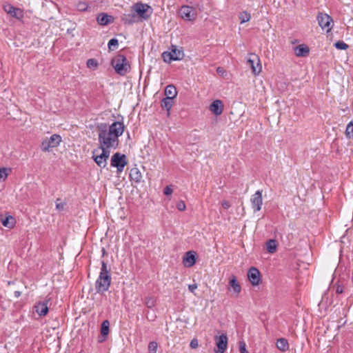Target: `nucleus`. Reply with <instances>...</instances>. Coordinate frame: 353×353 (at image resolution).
<instances>
[{
	"label": "nucleus",
	"instance_id": "4468645a",
	"mask_svg": "<svg viewBox=\"0 0 353 353\" xmlns=\"http://www.w3.org/2000/svg\"><path fill=\"white\" fill-rule=\"evenodd\" d=\"M248 277L252 285H257L261 281L260 272L254 267H252L248 272Z\"/></svg>",
	"mask_w": 353,
	"mask_h": 353
},
{
	"label": "nucleus",
	"instance_id": "8fccbe9b",
	"mask_svg": "<svg viewBox=\"0 0 353 353\" xmlns=\"http://www.w3.org/2000/svg\"><path fill=\"white\" fill-rule=\"evenodd\" d=\"M14 296H15V297H17V298L19 297V296H21V292H19V291H15V292H14Z\"/></svg>",
	"mask_w": 353,
	"mask_h": 353
},
{
	"label": "nucleus",
	"instance_id": "5701e85b",
	"mask_svg": "<svg viewBox=\"0 0 353 353\" xmlns=\"http://www.w3.org/2000/svg\"><path fill=\"white\" fill-rule=\"evenodd\" d=\"M229 285L232 288L234 293L236 294L238 296L241 291V287L239 284V283L237 281L236 276L234 275H232L229 280Z\"/></svg>",
	"mask_w": 353,
	"mask_h": 353
},
{
	"label": "nucleus",
	"instance_id": "412c9836",
	"mask_svg": "<svg viewBox=\"0 0 353 353\" xmlns=\"http://www.w3.org/2000/svg\"><path fill=\"white\" fill-rule=\"evenodd\" d=\"M48 301H41V302H39L35 305L34 307H35L36 312L39 316H46L48 314Z\"/></svg>",
	"mask_w": 353,
	"mask_h": 353
},
{
	"label": "nucleus",
	"instance_id": "a211bd4d",
	"mask_svg": "<svg viewBox=\"0 0 353 353\" xmlns=\"http://www.w3.org/2000/svg\"><path fill=\"white\" fill-rule=\"evenodd\" d=\"M114 17L106 13L101 12L97 17V21L101 26H107L109 23L114 22Z\"/></svg>",
	"mask_w": 353,
	"mask_h": 353
},
{
	"label": "nucleus",
	"instance_id": "aec40b11",
	"mask_svg": "<svg viewBox=\"0 0 353 353\" xmlns=\"http://www.w3.org/2000/svg\"><path fill=\"white\" fill-rule=\"evenodd\" d=\"M296 56L299 57H305L310 53V48L305 44L299 45L294 48Z\"/></svg>",
	"mask_w": 353,
	"mask_h": 353
},
{
	"label": "nucleus",
	"instance_id": "de8ad7c7",
	"mask_svg": "<svg viewBox=\"0 0 353 353\" xmlns=\"http://www.w3.org/2000/svg\"><path fill=\"white\" fill-rule=\"evenodd\" d=\"M86 9H87V6L85 3H81L79 5V10H85Z\"/></svg>",
	"mask_w": 353,
	"mask_h": 353
},
{
	"label": "nucleus",
	"instance_id": "0eeeda50",
	"mask_svg": "<svg viewBox=\"0 0 353 353\" xmlns=\"http://www.w3.org/2000/svg\"><path fill=\"white\" fill-rule=\"evenodd\" d=\"M110 275H99L95 283V289L97 293L103 294L108 291L111 285Z\"/></svg>",
	"mask_w": 353,
	"mask_h": 353
},
{
	"label": "nucleus",
	"instance_id": "f257e3e1",
	"mask_svg": "<svg viewBox=\"0 0 353 353\" xmlns=\"http://www.w3.org/2000/svg\"><path fill=\"white\" fill-rule=\"evenodd\" d=\"M97 130L99 132V148L110 150L118 148L119 137L123 134L125 125L122 122L114 121L110 125L106 123H101L97 126Z\"/></svg>",
	"mask_w": 353,
	"mask_h": 353
},
{
	"label": "nucleus",
	"instance_id": "72a5a7b5",
	"mask_svg": "<svg viewBox=\"0 0 353 353\" xmlns=\"http://www.w3.org/2000/svg\"><path fill=\"white\" fill-rule=\"evenodd\" d=\"M110 270L108 268L107 263L104 261H101V268L99 275H110Z\"/></svg>",
	"mask_w": 353,
	"mask_h": 353
},
{
	"label": "nucleus",
	"instance_id": "39448f33",
	"mask_svg": "<svg viewBox=\"0 0 353 353\" xmlns=\"http://www.w3.org/2000/svg\"><path fill=\"white\" fill-rule=\"evenodd\" d=\"M101 153H99V150H94L92 152V159L97 165L101 168H105L107 165V161L110 157V150L100 148Z\"/></svg>",
	"mask_w": 353,
	"mask_h": 353
},
{
	"label": "nucleus",
	"instance_id": "49530a36",
	"mask_svg": "<svg viewBox=\"0 0 353 353\" xmlns=\"http://www.w3.org/2000/svg\"><path fill=\"white\" fill-rule=\"evenodd\" d=\"M221 205L224 209H228L230 207V204L229 201H225V200L222 201Z\"/></svg>",
	"mask_w": 353,
	"mask_h": 353
},
{
	"label": "nucleus",
	"instance_id": "6e6552de",
	"mask_svg": "<svg viewBox=\"0 0 353 353\" xmlns=\"http://www.w3.org/2000/svg\"><path fill=\"white\" fill-rule=\"evenodd\" d=\"M126 156L119 152L114 154L111 158V166L117 168L118 172H121L127 165Z\"/></svg>",
	"mask_w": 353,
	"mask_h": 353
},
{
	"label": "nucleus",
	"instance_id": "7ed1b4c3",
	"mask_svg": "<svg viewBox=\"0 0 353 353\" xmlns=\"http://www.w3.org/2000/svg\"><path fill=\"white\" fill-rule=\"evenodd\" d=\"M170 52H164L162 53V58L166 63H170L172 61H179L184 57V52L182 48H179L176 46L172 45Z\"/></svg>",
	"mask_w": 353,
	"mask_h": 353
},
{
	"label": "nucleus",
	"instance_id": "393cba45",
	"mask_svg": "<svg viewBox=\"0 0 353 353\" xmlns=\"http://www.w3.org/2000/svg\"><path fill=\"white\" fill-rule=\"evenodd\" d=\"M110 330V322L108 320H105L102 322L101 325V334L104 338V340L106 339L107 336L109 334Z\"/></svg>",
	"mask_w": 353,
	"mask_h": 353
},
{
	"label": "nucleus",
	"instance_id": "b1692460",
	"mask_svg": "<svg viewBox=\"0 0 353 353\" xmlns=\"http://www.w3.org/2000/svg\"><path fill=\"white\" fill-rule=\"evenodd\" d=\"M276 347L281 352H285L289 350L288 341L285 338H280L276 343Z\"/></svg>",
	"mask_w": 353,
	"mask_h": 353
},
{
	"label": "nucleus",
	"instance_id": "37998d69",
	"mask_svg": "<svg viewBox=\"0 0 353 353\" xmlns=\"http://www.w3.org/2000/svg\"><path fill=\"white\" fill-rule=\"evenodd\" d=\"M172 192L173 190L171 185H167L163 190V194L167 196L170 195L172 193Z\"/></svg>",
	"mask_w": 353,
	"mask_h": 353
},
{
	"label": "nucleus",
	"instance_id": "09e8293b",
	"mask_svg": "<svg viewBox=\"0 0 353 353\" xmlns=\"http://www.w3.org/2000/svg\"><path fill=\"white\" fill-rule=\"evenodd\" d=\"M217 72L219 73V74H223V68H221V67H219L216 70Z\"/></svg>",
	"mask_w": 353,
	"mask_h": 353
},
{
	"label": "nucleus",
	"instance_id": "f3484780",
	"mask_svg": "<svg viewBox=\"0 0 353 353\" xmlns=\"http://www.w3.org/2000/svg\"><path fill=\"white\" fill-rule=\"evenodd\" d=\"M183 263L186 267H192L196 263V253L193 251L187 252L183 259Z\"/></svg>",
	"mask_w": 353,
	"mask_h": 353
},
{
	"label": "nucleus",
	"instance_id": "a19ab883",
	"mask_svg": "<svg viewBox=\"0 0 353 353\" xmlns=\"http://www.w3.org/2000/svg\"><path fill=\"white\" fill-rule=\"evenodd\" d=\"M59 201H60V199H58L56 201V208L59 211H62L64 209L65 204H64V203L59 202Z\"/></svg>",
	"mask_w": 353,
	"mask_h": 353
},
{
	"label": "nucleus",
	"instance_id": "20e7f679",
	"mask_svg": "<svg viewBox=\"0 0 353 353\" xmlns=\"http://www.w3.org/2000/svg\"><path fill=\"white\" fill-rule=\"evenodd\" d=\"M61 137L59 134H52L50 137L44 138L41 143V149L43 152H50L57 148L61 142Z\"/></svg>",
	"mask_w": 353,
	"mask_h": 353
},
{
	"label": "nucleus",
	"instance_id": "473e14b6",
	"mask_svg": "<svg viewBox=\"0 0 353 353\" xmlns=\"http://www.w3.org/2000/svg\"><path fill=\"white\" fill-rule=\"evenodd\" d=\"M345 135L347 138L353 137V121L348 123L345 130Z\"/></svg>",
	"mask_w": 353,
	"mask_h": 353
},
{
	"label": "nucleus",
	"instance_id": "f8f14e48",
	"mask_svg": "<svg viewBox=\"0 0 353 353\" xmlns=\"http://www.w3.org/2000/svg\"><path fill=\"white\" fill-rule=\"evenodd\" d=\"M252 208L254 212L261 210L263 204L262 191L257 190L250 199Z\"/></svg>",
	"mask_w": 353,
	"mask_h": 353
},
{
	"label": "nucleus",
	"instance_id": "c85d7f7f",
	"mask_svg": "<svg viewBox=\"0 0 353 353\" xmlns=\"http://www.w3.org/2000/svg\"><path fill=\"white\" fill-rule=\"evenodd\" d=\"M157 302L156 297L151 296H146L145 298V304L148 308H152L155 306Z\"/></svg>",
	"mask_w": 353,
	"mask_h": 353
},
{
	"label": "nucleus",
	"instance_id": "e433bc0d",
	"mask_svg": "<svg viewBox=\"0 0 353 353\" xmlns=\"http://www.w3.org/2000/svg\"><path fill=\"white\" fill-rule=\"evenodd\" d=\"M86 65L89 68H96L98 65V62L94 59H89L87 61Z\"/></svg>",
	"mask_w": 353,
	"mask_h": 353
},
{
	"label": "nucleus",
	"instance_id": "58836bf2",
	"mask_svg": "<svg viewBox=\"0 0 353 353\" xmlns=\"http://www.w3.org/2000/svg\"><path fill=\"white\" fill-rule=\"evenodd\" d=\"M119 45V41L117 39H112L109 41L108 43V48H109V50H113V49L112 48V46H117Z\"/></svg>",
	"mask_w": 353,
	"mask_h": 353
},
{
	"label": "nucleus",
	"instance_id": "2eb2a0df",
	"mask_svg": "<svg viewBox=\"0 0 353 353\" xmlns=\"http://www.w3.org/2000/svg\"><path fill=\"white\" fill-rule=\"evenodd\" d=\"M5 12L17 19H21L23 17V12L21 9L15 8L11 4H6L3 6Z\"/></svg>",
	"mask_w": 353,
	"mask_h": 353
},
{
	"label": "nucleus",
	"instance_id": "4c0bfd02",
	"mask_svg": "<svg viewBox=\"0 0 353 353\" xmlns=\"http://www.w3.org/2000/svg\"><path fill=\"white\" fill-rule=\"evenodd\" d=\"M333 288L335 290V292L338 294H342L343 292V287L339 283H335L333 285Z\"/></svg>",
	"mask_w": 353,
	"mask_h": 353
},
{
	"label": "nucleus",
	"instance_id": "c756f323",
	"mask_svg": "<svg viewBox=\"0 0 353 353\" xmlns=\"http://www.w3.org/2000/svg\"><path fill=\"white\" fill-rule=\"evenodd\" d=\"M10 172V168H0V181H6Z\"/></svg>",
	"mask_w": 353,
	"mask_h": 353
},
{
	"label": "nucleus",
	"instance_id": "bb28decb",
	"mask_svg": "<svg viewBox=\"0 0 353 353\" xmlns=\"http://www.w3.org/2000/svg\"><path fill=\"white\" fill-rule=\"evenodd\" d=\"M161 105L163 108L166 109L167 111H170L173 105L172 97H165L161 100Z\"/></svg>",
	"mask_w": 353,
	"mask_h": 353
},
{
	"label": "nucleus",
	"instance_id": "9d476101",
	"mask_svg": "<svg viewBox=\"0 0 353 353\" xmlns=\"http://www.w3.org/2000/svg\"><path fill=\"white\" fill-rule=\"evenodd\" d=\"M317 20L319 25L323 30H325L327 32H329L332 28L333 23L332 18L325 13L319 12L317 15Z\"/></svg>",
	"mask_w": 353,
	"mask_h": 353
},
{
	"label": "nucleus",
	"instance_id": "f704fd0d",
	"mask_svg": "<svg viewBox=\"0 0 353 353\" xmlns=\"http://www.w3.org/2000/svg\"><path fill=\"white\" fill-rule=\"evenodd\" d=\"M334 46L338 50H347L349 48V46L342 41H336Z\"/></svg>",
	"mask_w": 353,
	"mask_h": 353
},
{
	"label": "nucleus",
	"instance_id": "79ce46f5",
	"mask_svg": "<svg viewBox=\"0 0 353 353\" xmlns=\"http://www.w3.org/2000/svg\"><path fill=\"white\" fill-rule=\"evenodd\" d=\"M176 208L179 211H184L185 210V204L183 201H179L176 204Z\"/></svg>",
	"mask_w": 353,
	"mask_h": 353
},
{
	"label": "nucleus",
	"instance_id": "dca6fc26",
	"mask_svg": "<svg viewBox=\"0 0 353 353\" xmlns=\"http://www.w3.org/2000/svg\"><path fill=\"white\" fill-rule=\"evenodd\" d=\"M209 109L214 114L219 116L223 113V103L222 101L216 99L210 104Z\"/></svg>",
	"mask_w": 353,
	"mask_h": 353
},
{
	"label": "nucleus",
	"instance_id": "6ab92c4d",
	"mask_svg": "<svg viewBox=\"0 0 353 353\" xmlns=\"http://www.w3.org/2000/svg\"><path fill=\"white\" fill-rule=\"evenodd\" d=\"M0 220L2 225L9 229L13 228L16 225V219L11 215H6L5 217L1 215Z\"/></svg>",
	"mask_w": 353,
	"mask_h": 353
},
{
	"label": "nucleus",
	"instance_id": "f03ea898",
	"mask_svg": "<svg viewBox=\"0 0 353 353\" xmlns=\"http://www.w3.org/2000/svg\"><path fill=\"white\" fill-rule=\"evenodd\" d=\"M111 64L116 72L124 76L130 71V64L126 57L121 54L115 56L111 61Z\"/></svg>",
	"mask_w": 353,
	"mask_h": 353
},
{
	"label": "nucleus",
	"instance_id": "a878e982",
	"mask_svg": "<svg viewBox=\"0 0 353 353\" xmlns=\"http://www.w3.org/2000/svg\"><path fill=\"white\" fill-rule=\"evenodd\" d=\"M165 94L166 97H172L174 99L177 94L176 88L173 85H168L165 89Z\"/></svg>",
	"mask_w": 353,
	"mask_h": 353
},
{
	"label": "nucleus",
	"instance_id": "c03bdc74",
	"mask_svg": "<svg viewBox=\"0 0 353 353\" xmlns=\"http://www.w3.org/2000/svg\"><path fill=\"white\" fill-rule=\"evenodd\" d=\"M190 346L192 349H195L199 346V342L196 339H193L190 343Z\"/></svg>",
	"mask_w": 353,
	"mask_h": 353
},
{
	"label": "nucleus",
	"instance_id": "ddd939ff",
	"mask_svg": "<svg viewBox=\"0 0 353 353\" xmlns=\"http://www.w3.org/2000/svg\"><path fill=\"white\" fill-rule=\"evenodd\" d=\"M180 14L183 19L187 21H192L195 19V13L193 8L188 6L181 7Z\"/></svg>",
	"mask_w": 353,
	"mask_h": 353
},
{
	"label": "nucleus",
	"instance_id": "423d86ee",
	"mask_svg": "<svg viewBox=\"0 0 353 353\" xmlns=\"http://www.w3.org/2000/svg\"><path fill=\"white\" fill-rule=\"evenodd\" d=\"M132 11H134L138 16L145 20L152 14V9L148 4L139 2L132 6Z\"/></svg>",
	"mask_w": 353,
	"mask_h": 353
},
{
	"label": "nucleus",
	"instance_id": "a18cd8bd",
	"mask_svg": "<svg viewBox=\"0 0 353 353\" xmlns=\"http://www.w3.org/2000/svg\"><path fill=\"white\" fill-rule=\"evenodd\" d=\"M188 289L191 292L194 293L195 290L197 289V284L194 283V284L189 285Z\"/></svg>",
	"mask_w": 353,
	"mask_h": 353
},
{
	"label": "nucleus",
	"instance_id": "4be33fe9",
	"mask_svg": "<svg viewBox=\"0 0 353 353\" xmlns=\"http://www.w3.org/2000/svg\"><path fill=\"white\" fill-rule=\"evenodd\" d=\"M129 177L131 181L139 183L142 179V174L137 168H133L130 170Z\"/></svg>",
	"mask_w": 353,
	"mask_h": 353
},
{
	"label": "nucleus",
	"instance_id": "2f4dec72",
	"mask_svg": "<svg viewBox=\"0 0 353 353\" xmlns=\"http://www.w3.org/2000/svg\"><path fill=\"white\" fill-rule=\"evenodd\" d=\"M239 17V19L241 20V23H243L249 21L251 18V16L250 14L248 13V12L243 11L240 12Z\"/></svg>",
	"mask_w": 353,
	"mask_h": 353
},
{
	"label": "nucleus",
	"instance_id": "ea45409f",
	"mask_svg": "<svg viewBox=\"0 0 353 353\" xmlns=\"http://www.w3.org/2000/svg\"><path fill=\"white\" fill-rule=\"evenodd\" d=\"M240 353H248L246 350V344L243 341H241L239 343Z\"/></svg>",
	"mask_w": 353,
	"mask_h": 353
},
{
	"label": "nucleus",
	"instance_id": "cd10ccee",
	"mask_svg": "<svg viewBox=\"0 0 353 353\" xmlns=\"http://www.w3.org/2000/svg\"><path fill=\"white\" fill-rule=\"evenodd\" d=\"M266 250L267 251L270 253L273 254L276 250V242L274 239H270L266 243Z\"/></svg>",
	"mask_w": 353,
	"mask_h": 353
},
{
	"label": "nucleus",
	"instance_id": "c9c22d12",
	"mask_svg": "<svg viewBox=\"0 0 353 353\" xmlns=\"http://www.w3.org/2000/svg\"><path fill=\"white\" fill-rule=\"evenodd\" d=\"M157 343L155 341H151L148 344V351L150 353H157Z\"/></svg>",
	"mask_w": 353,
	"mask_h": 353
},
{
	"label": "nucleus",
	"instance_id": "9b49d317",
	"mask_svg": "<svg viewBox=\"0 0 353 353\" xmlns=\"http://www.w3.org/2000/svg\"><path fill=\"white\" fill-rule=\"evenodd\" d=\"M214 341L217 350L214 351L216 353H224L228 346V336L225 334H222L220 336H215Z\"/></svg>",
	"mask_w": 353,
	"mask_h": 353
},
{
	"label": "nucleus",
	"instance_id": "7c9ffc66",
	"mask_svg": "<svg viewBox=\"0 0 353 353\" xmlns=\"http://www.w3.org/2000/svg\"><path fill=\"white\" fill-rule=\"evenodd\" d=\"M134 18H135L134 14H124L123 17H122V21L125 24H132L135 22Z\"/></svg>",
	"mask_w": 353,
	"mask_h": 353
},
{
	"label": "nucleus",
	"instance_id": "1a4fd4ad",
	"mask_svg": "<svg viewBox=\"0 0 353 353\" xmlns=\"http://www.w3.org/2000/svg\"><path fill=\"white\" fill-rule=\"evenodd\" d=\"M247 65L251 68L252 73L256 76L261 72V65L258 55L254 53H250L247 59Z\"/></svg>",
	"mask_w": 353,
	"mask_h": 353
},
{
	"label": "nucleus",
	"instance_id": "3c124183",
	"mask_svg": "<svg viewBox=\"0 0 353 353\" xmlns=\"http://www.w3.org/2000/svg\"><path fill=\"white\" fill-rule=\"evenodd\" d=\"M102 252H103V256H104L105 254V250L104 248L102 249Z\"/></svg>",
	"mask_w": 353,
	"mask_h": 353
}]
</instances>
